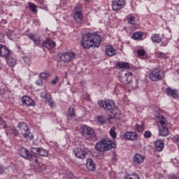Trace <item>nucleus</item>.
<instances>
[{
	"mask_svg": "<svg viewBox=\"0 0 179 179\" xmlns=\"http://www.w3.org/2000/svg\"><path fill=\"white\" fill-rule=\"evenodd\" d=\"M82 39L83 41H81V44L84 48L89 49L90 47L97 48L100 47V44H101V36L96 32L83 34Z\"/></svg>",
	"mask_w": 179,
	"mask_h": 179,
	"instance_id": "obj_1",
	"label": "nucleus"
},
{
	"mask_svg": "<svg viewBox=\"0 0 179 179\" xmlns=\"http://www.w3.org/2000/svg\"><path fill=\"white\" fill-rule=\"evenodd\" d=\"M117 146L115 142H113L108 138H102L101 141L96 143L95 145V149L98 152H108V150H111Z\"/></svg>",
	"mask_w": 179,
	"mask_h": 179,
	"instance_id": "obj_2",
	"label": "nucleus"
},
{
	"mask_svg": "<svg viewBox=\"0 0 179 179\" xmlns=\"http://www.w3.org/2000/svg\"><path fill=\"white\" fill-rule=\"evenodd\" d=\"M98 105L102 108H104L106 113L110 115H115V113H114V111L118 110V107L111 100H99L98 101Z\"/></svg>",
	"mask_w": 179,
	"mask_h": 179,
	"instance_id": "obj_3",
	"label": "nucleus"
},
{
	"mask_svg": "<svg viewBox=\"0 0 179 179\" xmlns=\"http://www.w3.org/2000/svg\"><path fill=\"white\" fill-rule=\"evenodd\" d=\"M80 133L85 139L88 141H96L97 139L94 130L87 125H83L80 129Z\"/></svg>",
	"mask_w": 179,
	"mask_h": 179,
	"instance_id": "obj_4",
	"label": "nucleus"
},
{
	"mask_svg": "<svg viewBox=\"0 0 179 179\" xmlns=\"http://www.w3.org/2000/svg\"><path fill=\"white\" fill-rule=\"evenodd\" d=\"M159 120L160 126L159 127V135L160 136H167L169 135V127H167V120L164 118V116L159 115L158 117Z\"/></svg>",
	"mask_w": 179,
	"mask_h": 179,
	"instance_id": "obj_5",
	"label": "nucleus"
},
{
	"mask_svg": "<svg viewBox=\"0 0 179 179\" xmlns=\"http://www.w3.org/2000/svg\"><path fill=\"white\" fill-rule=\"evenodd\" d=\"M58 57L62 62H71L76 57V54L73 51H69L67 52H59Z\"/></svg>",
	"mask_w": 179,
	"mask_h": 179,
	"instance_id": "obj_6",
	"label": "nucleus"
},
{
	"mask_svg": "<svg viewBox=\"0 0 179 179\" xmlns=\"http://www.w3.org/2000/svg\"><path fill=\"white\" fill-rule=\"evenodd\" d=\"M19 154L21 157H23L24 159H27V160H31L32 159L33 160H34V162H36V163L38 162V159H37V158L34 157V155L31 153H30V152H29V150H27V149H26L25 148H20Z\"/></svg>",
	"mask_w": 179,
	"mask_h": 179,
	"instance_id": "obj_7",
	"label": "nucleus"
},
{
	"mask_svg": "<svg viewBox=\"0 0 179 179\" xmlns=\"http://www.w3.org/2000/svg\"><path fill=\"white\" fill-rule=\"evenodd\" d=\"M132 73H127L119 76V80L123 85H129L132 82Z\"/></svg>",
	"mask_w": 179,
	"mask_h": 179,
	"instance_id": "obj_8",
	"label": "nucleus"
},
{
	"mask_svg": "<svg viewBox=\"0 0 179 179\" xmlns=\"http://www.w3.org/2000/svg\"><path fill=\"white\" fill-rule=\"evenodd\" d=\"M149 78L152 82H157V80H162L163 79V77L160 75V69H154L150 73Z\"/></svg>",
	"mask_w": 179,
	"mask_h": 179,
	"instance_id": "obj_9",
	"label": "nucleus"
},
{
	"mask_svg": "<svg viewBox=\"0 0 179 179\" xmlns=\"http://www.w3.org/2000/svg\"><path fill=\"white\" fill-rule=\"evenodd\" d=\"M11 54L12 52L8 47L0 43V57H1V58H5L6 59L8 57H10Z\"/></svg>",
	"mask_w": 179,
	"mask_h": 179,
	"instance_id": "obj_10",
	"label": "nucleus"
},
{
	"mask_svg": "<svg viewBox=\"0 0 179 179\" xmlns=\"http://www.w3.org/2000/svg\"><path fill=\"white\" fill-rule=\"evenodd\" d=\"M123 139L124 141H132L135 142L138 141V134L134 131H126L123 135Z\"/></svg>",
	"mask_w": 179,
	"mask_h": 179,
	"instance_id": "obj_11",
	"label": "nucleus"
},
{
	"mask_svg": "<svg viewBox=\"0 0 179 179\" xmlns=\"http://www.w3.org/2000/svg\"><path fill=\"white\" fill-rule=\"evenodd\" d=\"M126 3L127 1L125 0H115L112 3V8L113 10H120L125 6Z\"/></svg>",
	"mask_w": 179,
	"mask_h": 179,
	"instance_id": "obj_12",
	"label": "nucleus"
},
{
	"mask_svg": "<svg viewBox=\"0 0 179 179\" xmlns=\"http://www.w3.org/2000/svg\"><path fill=\"white\" fill-rule=\"evenodd\" d=\"M31 153H34L35 155H39V156H43L44 157H46V156H48V151L41 148L32 147L31 148Z\"/></svg>",
	"mask_w": 179,
	"mask_h": 179,
	"instance_id": "obj_13",
	"label": "nucleus"
},
{
	"mask_svg": "<svg viewBox=\"0 0 179 179\" xmlns=\"http://www.w3.org/2000/svg\"><path fill=\"white\" fill-rule=\"evenodd\" d=\"M74 155L78 157V159H85L87 156V152L83 150L80 148H76L73 150Z\"/></svg>",
	"mask_w": 179,
	"mask_h": 179,
	"instance_id": "obj_14",
	"label": "nucleus"
},
{
	"mask_svg": "<svg viewBox=\"0 0 179 179\" xmlns=\"http://www.w3.org/2000/svg\"><path fill=\"white\" fill-rule=\"evenodd\" d=\"M75 13H74V19L76 21L78 22V23L82 21V19H83V15L82 14V9L80 8V6H77L75 8Z\"/></svg>",
	"mask_w": 179,
	"mask_h": 179,
	"instance_id": "obj_15",
	"label": "nucleus"
},
{
	"mask_svg": "<svg viewBox=\"0 0 179 179\" xmlns=\"http://www.w3.org/2000/svg\"><path fill=\"white\" fill-rule=\"evenodd\" d=\"M56 43L50 38H47L45 41L43 42V47L48 48V50H54L55 48Z\"/></svg>",
	"mask_w": 179,
	"mask_h": 179,
	"instance_id": "obj_16",
	"label": "nucleus"
},
{
	"mask_svg": "<svg viewBox=\"0 0 179 179\" xmlns=\"http://www.w3.org/2000/svg\"><path fill=\"white\" fill-rule=\"evenodd\" d=\"M27 37L32 40L36 45H39L40 43H41V36L38 34H31L27 35Z\"/></svg>",
	"mask_w": 179,
	"mask_h": 179,
	"instance_id": "obj_17",
	"label": "nucleus"
},
{
	"mask_svg": "<svg viewBox=\"0 0 179 179\" xmlns=\"http://www.w3.org/2000/svg\"><path fill=\"white\" fill-rule=\"evenodd\" d=\"M133 162L135 164H142L145 162V157L139 153H136L133 157Z\"/></svg>",
	"mask_w": 179,
	"mask_h": 179,
	"instance_id": "obj_18",
	"label": "nucleus"
},
{
	"mask_svg": "<svg viewBox=\"0 0 179 179\" xmlns=\"http://www.w3.org/2000/svg\"><path fill=\"white\" fill-rule=\"evenodd\" d=\"M22 104L27 106V107H30L31 106H35L34 101L30 98V96H24L22 98Z\"/></svg>",
	"mask_w": 179,
	"mask_h": 179,
	"instance_id": "obj_19",
	"label": "nucleus"
},
{
	"mask_svg": "<svg viewBox=\"0 0 179 179\" xmlns=\"http://www.w3.org/2000/svg\"><path fill=\"white\" fill-rule=\"evenodd\" d=\"M105 52L108 57H113L117 54V50L114 49L113 45H107L106 47Z\"/></svg>",
	"mask_w": 179,
	"mask_h": 179,
	"instance_id": "obj_20",
	"label": "nucleus"
},
{
	"mask_svg": "<svg viewBox=\"0 0 179 179\" xmlns=\"http://www.w3.org/2000/svg\"><path fill=\"white\" fill-rule=\"evenodd\" d=\"M6 60L9 66H15V65L17 64L16 57L13 53L10 54V56L6 58Z\"/></svg>",
	"mask_w": 179,
	"mask_h": 179,
	"instance_id": "obj_21",
	"label": "nucleus"
},
{
	"mask_svg": "<svg viewBox=\"0 0 179 179\" xmlns=\"http://www.w3.org/2000/svg\"><path fill=\"white\" fill-rule=\"evenodd\" d=\"M166 92L168 96H171L173 99H178L179 94L177 93V90L171 89L170 87L166 88Z\"/></svg>",
	"mask_w": 179,
	"mask_h": 179,
	"instance_id": "obj_22",
	"label": "nucleus"
},
{
	"mask_svg": "<svg viewBox=\"0 0 179 179\" xmlns=\"http://www.w3.org/2000/svg\"><path fill=\"white\" fill-rule=\"evenodd\" d=\"M155 145L157 152H162V150H163L164 148V141L163 140H157Z\"/></svg>",
	"mask_w": 179,
	"mask_h": 179,
	"instance_id": "obj_23",
	"label": "nucleus"
},
{
	"mask_svg": "<svg viewBox=\"0 0 179 179\" xmlns=\"http://www.w3.org/2000/svg\"><path fill=\"white\" fill-rule=\"evenodd\" d=\"M86 166L90 171H94L96 170V165H94V162L90 158L87 159Z\"/></svg>",
	"mask_w": 179,
	"mask_h": 179,
	"instance_id": "obj_24",
	"label": "nucleus"
},
{
	"mask_svg": "<svg viewBox=\"0 0 179 179\" xmlns=\"http://www.w3.org/2000/svg\"><path fill=\"white\" fill-rule=\"evenodd\" d=\"M116 66L119 69H129V63H128V62H117L116 64Z\"/></svg>",
	"mask_w": 179,
	"mask_h": 179,
	"instance_id": "obj_25",
	"label": "nucleus"
},
{
	"mask_svg": "<svg viewBox=\"0 0 179 179\" xmlns=\"http://www.w3.org/2000/svg\"><path fill=\"white\" fill-rule=\"evenodd\" d=\"M23 138L25 139H29L31 141L34 138V136L33 135V133L30 132V129L27 131H24V133L22 134Z\"/></svg>",
	"mask_w": 179,
	"mask_h": 179,
	"instance_id": "obj_26",
	"label": "nucleus"
},
{
	"mask_svg": "<svg viewBox=\"0 0 179 179\" xmlns=\"http://www.w3.org/2000/svg\"><path fill=\"white\" fill-rule=\"evenodd\" d=\"M28 8L32 13H37V6L34 3L28 2Z\"/></svg>",
	"mask_w": 179,
	"mask_h": 179,
	"instance_id": "obj_27",
	"label": "nucleus"
},
{
	"mask_svg": "<svg viewBox=\"0 0 179 179\" xmlns=\"http://www.w3.org/2000/svg\"><path fill=\"white\" fill-rule=\"evenodd\" d=\"M143 37V32H135L133 34L131 38L133 40H142Z\"/></svg>",
	"mask_w": 179,
	"mask_h": 179,
	"instance_id": "obj_28",
	"label": "nucleus"
},
{
	"mask_svg": "<svg viewBox=\"0 0 179 179\" xmlns=\"http://www.w3.org/2000/svg\"><path fill=\"white\" fill-rule=\"evenodd\" d=\"M18 128L19 129H20L22 132H24V131H27L28 129H29V126H27V124H26L25 122H20L18 124Z\"/></svg>",
	"mask_w": 179,
	"mask_h": 179,
	"instance_id": "obj_29",
	"label": "nucleus"
},
{
	"mask_svg": "<svg viewBox=\"0 0 179 179\" xmlns=\"http://www.w3.org/2000/svg\"><path fill=\"white\" fill-rule=\"evenodd\" d=\"M109 134L111 138H113V139H115V138H117V132H115V127L110 128Z\"/></svg>",
	"mask_w": 179,
	"mask_h": 179,
	"instance_id": "obj_30",
	"label": "nucleus"
},
{
	"mask_svg": "<svg viewBox=\"0 0 179 179\" xmlns=\"http://www.w3.org/2000/svg\"><path fill=\"white\" fill-rule=\"evenodd\" d=\"M97 121L100 125H104L106 124V117L104 116L99 115L97 117Z\"/></svg>",
	"mask_w": 179,
	"mask_h": 179,
	"instance_id": "obj_31",
	"label": "nucleus"
},
{
	"mask_svg": "<svg viewBox=\"0 0 179 179\" xmlns=\"http://www.w3.org/2000/svg\"><path fill=\"white\" fill-rule=\"evenodd\" d=\"M152 41H153V43H160L162 41V39H160V36H159V34H155L152 36Z\"/></svg>",
	"mask_w": 179,
	"mask_h": 179,
	"instance_id": "obj_32",
	"label": "nucleus"
},
{
	"mask_svg": "<svg viewBox=\"0 0 179 179\" xmlns=\"http://www.w3.org/2000/svg\"><path fill=\"white\" fill-rule=\"evenodd\" d=\"M7 37L8 38H9L10 40H13L14 37H15V31L10 30V29H8L7 31Z\"/></svg>",
	"mask_w": 179,
	"mask_h": 179,
	"instance_id": "obj_33",
	"label": "nucleus"
},
{
	"mask_svg": "<svg viewBox=\"0 0 179 179\" xmlns=\"http://www.w3.org/2000/svg\"><path fill=\"white\" fill-rule=\"evenodd\" d=\"M76 116V114H75V109L73 108H69L67 117H70L71 118H72Z\"/></svg>",
	"mask_w": 179,
	"mask_h": 179,
	"instance_id": "obj_34",
	"label": "nucleus"
},
{
	"mask_svg": "<svg viewBox=\"0 0 179 179\" xmlns=\"http://www.w3.org/2000/svg\"><path fill=\"white\" fill-rule=\"evenodd\" d=\"M127 22L129 24H135V17H134V15H127Z\"/></svg>",
	"mask_w": 179,
	"mask_h": 179,
	"instance_id": "obj_35",
	"label": "nucleus"
},
{
	"mask_svg": "<svg viewBox=\"0 0 179 179\" xmlns=\"http://www.w3.org/2000/svg\"><path fill=\"white\" fill-rule=\"evenodd\" d=\"M124 179H140V178H139V176H138L137 174H132V175L126 174L124 176Z\"/></svg>",
	"mask_w": 179,
	"mask_h": 179,
	"instance_id": "obj_36",
	"label": "nucleus"
},
{
	"mask_svg": "<svg viewBox=\"0 0 179 179\" xmlns=\"http://www.w3.org/2000/svg\"><path fill=\"white\" fill-rule=\"evenodd\" d=\"M50 96H51V94H50L48 93H45V92L41 93V99H43V100L45 101H47Z\"/></svg>",
	"mask_w": 179,
	"mask_h": 179,
	"instance_id": "obj_37",
	"label": "nucleus"
},
{
	"mask_svg": "<svg viewBox=\"0 0 179 179\" xmlns=\"http://www.w3.org/2000/svg\"><path fill=\"white\" fill-rule=\"evenodd\" d=\"M130 83L132 89H138V79L134 78V80H131V82Z\"/></svg>",
	"mask_w": 179,
	"mask_h": 179,
	"instance_id": "obj_38",
	"label": "nucleus"
},
{
	"mask_svg": "<svg viewBox=\"0 0 179 179\" xmlns=\"http://www.w3.org/2000/svg\"><path fill=\"white\" fill-rule=\"evenodd\" d=\"M46 101L49 103L50 107H55V102L54 101V99H52V96H50Z\"/></svg>",
	"mask_w": 179,
	"mask_h": 179,
	"instance_id": "obj_39",
	"label": "nucleus"
},
{
	"mask_svg": "<svg viewBox=\"0 0 179 179\" xmlns=\"http://www.w3.org/2000/svg\"><path fill=\"white\" fill-rule=\"evenodd\" d=\"M136 131L138 132L139 134L143 133V124L141 125H136Z\"/></svg>",
	"mask_w": 179,
	"mask_h": 179,
	"instance_id": "obj_40",
	"label": "nucleus"
},
{
	"mask_svg": "<svg viewBox=\"0 0 179 179\" xmlns=\"http://www.w3.org/2000/svg\"><path fill=\"white\" fill-rule=\"evenodd\" d=\"M45 0H43V2H38L40 3L39 8L41 9H43L44 10H48V7H47V5L44 4Z\"/></svg>",
	"mask_w": 179,
	"mask_h": 179,
	"instance_id": "obj_41",
	"label": "nucleus"
},
{
	"mask_svg": "<svg viewBox=\"0 0 179 179\" xmlns=\"http://www.w3.org/2000/svg\"><path fill=\"white\" fill-rule=\"evenodd\" d=\"M146 54V52L142 49L137 50V55L138 57H143Z\"/></svg>",
	"mask_w": 179,
	"mask_h": 179,
	"instance_id": "obj_42",
	"label": "nucleus"
},
{
	"mask_svg": "<svg viewBox=\"0 0 179 179\" xmlns=\"http://www.w3.org/2000/svg\"><path fill=\"white\" fill-rule=\"evenodd\" d=\"M39 78L41 79H43V80H46L47 78H48V74L46 73H41L39 75Z\"/></svg>",
	"mask_w": 179,
	"mask_h": 179,
	"instance_id": "obj_43",
	"label": "nucleus"
},
{
	"mask_svg": "<svg viewBox=\"0 0 179 179\" xmlns=\"http://www.w3.org/2000/svg\"><path fill=\"white\" fill-rule=\"evenodd\" d=\"M152 136V132H150V131H145L144 133V138H145V139H148L149 138H150Z\"/></svg>",
	"mask_w": 179,
	"mask_h": 179,
	"instance_id": "obj_44",
	"label": "nucleus"
},
{
	"mask_svg": "<svg viewBox=\"0 0 179 179\" xmlns=\"http://www.w3.org/2000/svg\"><path fill=\"white\" fill-rule=\"evenodd\" d=\"M0 122L3 124V127L4 129H6L8 128V125L6 124V122H5V120H3V118H2L1 116H0Z\"/></svg>",
	"mask_w": 179,
	"mask_h": 179,
	"instance_id": "obj_45",
	"label": "nucleus"
},
{
	"mask_svg": "<svg viewBox=\"0 0 179 179\" xmlns=\"http://www.w3.org/2000/svg\"><path fill=\"white\" fill-rule=\"evenodd\" d=\"M36 85L37 86H40V87L43 86V79H41V78H39L36 80Z\"/></svg>",
	"mask_w": 179,
	"mask_h": 179,
	"instance_id": "obj_46",
	"label": "nucleus"
},
{
	"mask_svg": "<svg viewBox=\"0 0 179 179\" xmlns=\"http://www.w3.org/2000/svg\"><path fill=\"white\" fill-rule=\"evenodd\" d=\"M58 80H59V76H56V77L51 81L52 85H57V83H58Z\"/></svg>",
	"mask_w": 179,
	"mask_h": 179,
	"instance_id": "obj_47",
	"label": "nucleus"
},
{
	"mask_svg": "<svg viewBox=\"0 0 179 179\" xmlns=\"http://www.w3.org/2000/svg\"><path fill=\"white\" fill-rule=\"evenodd\" d=\"M158 57H159V58H166V59H167V55H166V53H163V52H158Z\"/></svg>",
	"mask_w": 179,
	"mask_h": 179,
	"instance_id": "obj_48",
	"label": "nucleus"
},
{
	"mask_svg": "<svg viewBox=\"0 0 179 179\" xmlns=\"http://www.w3.org/2000/svg\"><path fill=\"white\" fill-rule=\"evenodd\" d=\"M38 167H40V171H41L42 170H44L45 169V165L43 164V163L40 162L38 164Z\"/></svg>",
	"mask_w": 179,
	"mask_h": 179,
	"instance_id": "obj_49",
	"label": "nucleus"
},
{
	"mask_svg": "<svg viewBox=\"0 0 179 179\" xmlns=\"http://www.w3.org/2000/svg\"><path fill=\"white\" fill-rule=\"evenodd\" d=\"M168 177H169V179H179V177L174 175V174L169 175Z\"/></svg>",
	"mask_w": 179,
	"mask_h": 179,
	"instance_id": "obj_50",
	"label": "nucleus"
},
{
	"mask_svg": "<svg viewBox=\"0 0 179 179\" xmlns=\"http://www.w3.org/2000/svg\"><path fill=\"white\" fill-rule=\"evenodd\" d=\"M4 172H5V169H3L2 166H0V174H3Z\"/></svg>",
	"mask_w": 179,
	"mask_h": 179,
	"instance_id": "obj_51",
	"label": "nucleus"
},
{
	"mask_svg": "<svg viewBox=\"0 0 179 179\" xmlns=\"http://www.w3.org/2000/svg\"><path fill=\"white\" fill-rule=\"evenodd\" d=\"M23 61L24 62H29V58L28 57H24V58H23Z\"/></svg>",
	"mask_w": 179,
	"mask_h": 179,
	"instance_id": "obj_52",
	"label": "nucleus"
},
{
	"mask_svg": "<svg viewBox=\"0 0 179 179\" xmlns=\"http://www.w3.org/2000/svg\"><path fill=\"white\" fill-rule=\"evenodd\" d=\"M13 134L14 135H17L19 134V131L17 130H14Z\"/></svg>",
	"mask_w": 179,
	"mask_h": 179,
	"instance_id": "obj_53",
	"label": "nucleus"
},
{
	"mask_svg": "<svg viewBox=\"0 0 179 179\" xmlns=\"http://www.w3.org/2000/svg\"><path fill=\"white\" fill-rule=\"evenodd\" d=\"M1 23H2L3 24H6L7 22H6V20H3L1 21Z\"/></svg>",
	"mask_w": 179,
	"mask_h": 179,
	"instance_id": "obj_54",
	"label": "nucleus"
},
{
	"mask_svg": "<svg viewBox=\"0 0 179 179\" xmlns=\"http://www.w3.org/2000/svg\"><path fill=\"white\" fill-rule=\"evenodd\" d=\"M176 142H179V137H176Z\"/></svg>",
	"mask_w": 179,
	"mask_h": 179,
	"instance_id": "obj_55",
	"label": "nucleus"
},
{
	"mask_svg": "<svg viewBox=\"0 0 179 179\" xmlns=\"http://www.w3.org/2000/svg\"><path fill=\"white\" fill-rule=\"evenodd\" d=\"M43 0H38V2H41V3H43Z\"/></svg>",
	"mask_w": 179,
	"mask_h": 179,
	"instance_id": "obj_56",
	"label": "nucleus"
},
{
	"mask_svg": "<svg viewBox=\"0 0 179 179\" xmlns=\"http://www.w3.org/2000/svg\"><path fill=\"white\" fill-rule=\"evenodd\" d=\"M1 43H2L3 41V39L1 38Z\"/></svg>",
	"mask_w": 179,
	"mask_h": 179,
	"instance_id": "obj_57",
	"label": "nucleus"
},
{
	"mask_svg": "<svg viewBox=\"0 0 179 179\" xmlns=\"http://www.w3.org/2000/svg\"><path fill=\"white\" fill-rule=\"evenodd\" d=\"M85 2H89L90 0H85Z\"/></svg>",
	"mask_w": 179,
	"mask_h": 179,
	"instance_id": "obj_58",
	"label": "nucleus"
},
{
	"mask_svg": "<svg viewBox=\"0 0 179 179\" xmlns=\"http://www.w3.org/2000/svg\"><path fill=\"white\" fill-rule=\"evenodd\" d=\"M0 70H1V67H0Z\"/></svg>",
	"mask_w": 179,
	"mask_h": 179,
	"instance_id": "obj_59",
	"label": "nucleus"
}]
</instances>
